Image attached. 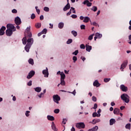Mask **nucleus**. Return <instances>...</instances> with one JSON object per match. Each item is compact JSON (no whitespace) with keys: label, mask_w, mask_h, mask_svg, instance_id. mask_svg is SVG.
I'll list each match as a JSON object with an SVG mask.
<instances>
[{"label":"nucleus","mask_w":131,"mask_h":131,"mask_svg":"<svg viewBox=\"0 0 131 131\" xmlns=\"http://www.w3.org/2000/svg\"><path fill=\"white\" fill-rule=\"evenodd\" d=\"M23 43V45H27L25 47V50L27 52V53H29V50H30V48H31V46L33 45V38H26V37H24L22 39Z\"/></svg>","instance_id":"nucleus-1"},{"label":"nucleus","mask_w":131,"mask_h":131,"mask_svg":"<svg viewBox=\"0 0 131 131\" xmlns=\"http://www.w3.org/2000/svg\"><path fill=\"white\" fill-rule=\"evenodd\" d=\"M121 99L125 102V103H129V96L127 94H123L121 95Z\"/></svg>","instance_id":"nucleus-2"},{"label":"nucleus","mask_w":131,"mask_h":131,"mask_svg":"<svg viewBox=\"0 0 131 131\" xmlns=\"http://www.w3.org/2000/svg\"><path fill=\"white\" fill-rule=\"evenodd\" d=\"M53 101L55 103H56V104H59V101L61 100V98H60V96L58 95H54L53 96Z\"/></svg>","instance_id":"nucleus-3"},{"label":"nucleus","mask_w":131,"mask_h":131,"mask_svg":"<svg viewBox=\"0 0 131 131\" xmlns=\"http://www.w3.org/2000/svg\"><path fill=\"white\" fill-rule=\"evenodd\" d=\"M76 127L77 128H79V129L84 128V127H85V125L83 122L78 123L76 124Z\"/></svg>","instance_id":"nucleus-4"},{"label":"nucleus","mask_w":131,"mask_h":131,"mask_svg":"<svg viewBox=\"0 0 131 131\" xmlns=\"http://www.w3.org/2000/svg\"><path fill=\"white\" fill-rule=\"evenodd\" d=\"M7 29H11L13 31H16V28L14 26V25L12 24H8L7 25Z\"/></svg>","instance_id":"nucleus-5"},{"label":"nucleus","mask_w":131,"mask_h":131,"mask_svg":"<svg viewBox=\"0 0 131 131\" xmlns=\"http://www.w3.org/2000/svg\"><path fill=\"white\" fill-rule=\"evenodd\" d=\"M30 28L31 27L29 26L27 28L25 31V32H26L28 34V37H32V34L31 33V32H30Z\"/></svg>","instance_id":"nucleus-6"},{"label":"nucleus","mask_w":131,"mask_h":131,"mask_svg":"<svg viewBox=\"0 0 131 131\" xmlns=\"http://www.w3.org/2000/svg\"><path fill=\"white\" fill-rule=\"evenodd\" d=\"M34 74H35V72H34V71H31L29 73L28 75L27 76V79H30V78H32V77L34 76Z\"/></svg>","instance_id":"nucleus-7"},{"label":"nucleus","mask_w":131,"mask_h":131,"mask_svg":"<svg viewBox=\"0 0 131 131\" xmlns=\"http://www.w3.org/2000/svg\"><path fill=\"white\" fill-rule=\"evenodd\" d=\"M128 63V61L127 60L124 61L123 63L121 64L120 69H122V71H123V70L126 66H127V63Z\"/></svg>","instance_id":"nucleus-8"},{"label":"nucleus","mask_w":131,"mask_h":131,"mask_svg":"<svg viewBox=\"0 0 131 131\" xmlns=\"http://www.w3.org/2000/svg\"><path fill=\"white\" fill-rule=\"evenodd\" d=\"M14 22L16 25H20L21 23H22V21H21V18L19 17V16H17L15 17Z\"/></svg>","instance_id":"nucleus-9"},{"label":"nucleus","mask_w":131,"mask_h":131,"mask_svg":"<svg viewBox=\"0 0 131 131\" xmlns=\"http://www.w3.org/2000/svg\"><path fill=\"white\" fill-rule=\"evenodd\" d=\"M120 88L122 92H124L125 93H126V92L128 90L127 86H125V85H124V84H121L120 86Z\"/></svg>","instance_id":"nucleus-10"},{"label":"nucleus","mask_w":131,"mask_h":131,"mask_svg":"<svg viewBox=\"0 0 131 131\" xmlns=\"http://www.w3.org/2000/svg\"><path fill=\"white\" fill-rule=\"evenodd\" d=\"M42 74L44 75L45 77H49V69H48V68L42 71Z\"/></svg>","instance_id":"nucleus-11"},{"label":"nucleus","mask_w":131,"mask_h":131,"mask_svg":"<svg viewBox=\"0 0 131 131\" xmlns=\"http://www.w3.org/2000/svg\"><path fill=\"white\" fill-rule=\"evenodd\" d=\"M13 30L11 29H7L6 31V34L7 35V36H11L12 34H13Z\"/></svg>","instance_id":"nucleus-12"},{"label":"nucleus","mask_w":131,"mask_h":131,"mask_svg":"<svg viewBox=\"0 0 131 131\" xmlns=\"http://www.w3.org/2000/svg\"><path fill=\"white\" fill-rule=\"evenodd\" d=\"M69 9H70V4L68 3L63 8V12H66V11H68Z\"/></svg>","instance_id":"nucleus-13"},{"label":"nucleus","mask_w":131,"mask_h":131,"mask_svg":"<svg viewBox=\"0 0 131 131\" xmlns=\"http://www.w3.org/2000/svg\"><path fill=\"white\" fill-rule=\"evenodd\" d=\"M102 36V34H100L99 33H96L95 34V37H94V40H97V38H101Z\"/></svg>","instance_id":"nucleus-14"},{"label":"nucleus","mask_w":131,"mask_h":131,"mask_svg":"<svg viewBox=\"0 0 131 131\" xmlns=\"http://www.w3.org/2000/svg\"><path fill=\"white\" fill-rule=\"evenodd\" d=\"M5 30H6V27L3 26L0 29V35L5 34Z\"/></svg>","instance_id":"nucleus-15"},{"label":"nucleus","mask_w":131,"mask_h":131,"mask_svg":"<svg viewBox=\"0 0 131 131\" xmlns=\"http://www.w3.org/2000/svg\"><path fill=\"white\" fill-rule=\"evenodd\" d=\"M83 5H86L87 7H92V3L88 0H85L83 3Z\"/></svg>","instance_id":"nucleus-16"},{"label":"nucleus","mask_w":131,"mask_h":131,"mask_svg":"<svg viewBox=\"0 0 131 131\" xmlns=\"http://www.w3.org/2000/svg\"><path fill=\"white\" fill-rule=\"evenodd\" d=\"M93 85L94 86H96V88H99V86L101 85V84L99 83V81H98V80H96L94 82Z\"/></svg>","instance_id":"nucleus-17"},{"label":"nucleus","mask_w":131,"mask_h":131,"mask_svg":"<svg viewBox=\"0 0 131 131\" xmlns=\"http://www.w3.org/2000/svg\"><path fill=\"white\" fill-rule=\"evenodd\" d=\"M52 129L54 131H58V129L57 127H56V125H55V123L54 122H52V125H51Z\"/></svg>","instance_id":"nucleus-18"},{"label":"nucleus","mask_w":131,"mask_h":131,"mask_svg":"<svg viewBox=\"0 0 131 131\" xmlns=\"http://www.w3.org/2000/svg\"><path fill=\"white\" fill-rule=\"evenodd\" d=\"M89 21H91V18L89 16H85L84 17V20H83V22L84 23H88Z\"/></svg>","instance_id":"nucleus-19"},{"label":"nucleus","mask_w":131,"mask_h":131,"mask_svg":"<svg viewBox=\"0 0 131 131\" xmlns=\"http://www.w3.org/2000/svg\"><path fill=\"white\" fill-rule=\"evenodd\" d=\"M119 112H120V110H119V108H115L114 110V114H116V115H118Z\"/></svg>","instance_id":"nucleus-20"},{"label":"nucleus","mask_w":131,"mask_h":131,"mask_svg":"<svg viewBox=\"0 0 131 131\" xmlns=\"http://www.w3.org/2000/svg\"><path fill=\"white\" fill-rule=\"evenodd\" d=\"M47 119L50 121H53V120H55V118L53 116L48 115L47 116Z\"/></svg>","instance_id":"nucleus-21"},{"label":"nucleus","mask_w":131,"mask_h":131,"mask_svg":"<svg viewBox=\"0 0 131 131\" xmlns=\"http://www.w3.org/2000/svg\"><path fill=\"white\" fill-rule=\"evenodd\" d=\"M116 122L115 119H111L110 120V125H113Z\"/></svg>","instance_id":"nucleus-22"},{"label":"nucleus","mask_w":131,"mask_h":131,"mask_svg":"<svg viewBox=\"0 0 131 131\" xmlns=\"http://www.w3.org/2000/svg\"><path fill=\"white\" fill-rule=\"evenodd\" d=\"M91 50H92V46L88 45H86V51L87 52H91Z\"/></svg>","instance_id":"nucleus-23"},{"label":"nucleus","mask_w":131,"mask_h":131,"mask_svg":"<svg viewBox=\"0 0 131 131\" xmlns=\"http://www.w3.org/2000/svg\"><path fill=\"white\" fill-rule=\"evenodd\" d=\"M65 77H66V76L65 75V74L62 72L60 74V79L64 80Z\"/></svg>","instance_id":"nucleus-24"},{"label":"nucleus","mask_w":131,"mask_h":131,"mask_svg":"<svg viewBox=\"0 0 131 131\" xmlns=\"http://www.w3.org/2000/svg\"><path fill=\"white\" fill-rule=\"evenodd\" d=\"M101 114H97V112L93 113V117H100Z\"/></svg>","instance_id":"nucleus-25"},{"label":"nucleus","mask_w":131,"mask_h":131,"mask_svg":"<svg viewBox=\"0 0 131 131\" xmlns=\"http://www.w3.org/2000/svg\"><path fill=\"white\" fill-rule=\"evenodd\" d=\"M35 92H37V93H40L41 91V88L40 87H36L34 89Z\"/></svg>","instance_id":"nucleus-26"},{"label":"nucleus","mask_w":131,"mask_h":131,"mask_svg":"<svg viewBox=\"0 0 131 131\" xmlns=\"http://www.w3.org/2000/svg\"><path fill=\"white\" fill-rule=\"evenodd\" d=\"M63 27H64V23H59L58 24V28L60 29H62V28H63Z\"/></svg>","instance_id":"nucleus-27"},{"label":"nucleus","mask_w":131,"mask_h":131,"mask_svg":"<svg viewBox=\"0 0 131 131\" xmlns=\"http://www.w3.org/2000/svg\"><path fill=\"white\" fill-rule=\"evenodd\" d=\"M71 33L75 37H76V36H77V32H76V31H72Z\"/></svg>","instance_id":"nucleus-28"},{"label":"nucleus","mask_w":131,"mask_h":131,"mask_svg":"<svg viewBox=\"0 0 131 131\" xmlns=\"http://www.w3.org/2000/svg\"><path fill=\"white\" fill-rule=\"evenodd\" d=\"M36 28H40L41 27V24L40 23H37L35 25Z\"/></svg>","instance_id":"nucleus-29"},{"label":"nucleus","mask_w":131,"mask_h":131,"mask_svg":"<svg viewBox=\"0 0 131 131\" xmlns=\"http://www.w3.org/2000/svg\"><path fill=\"white\" fill-rule=\"evenodd\" d=\"M91 25H93L94 26H98V27L100 26L98 23H96V21H93V23L91 21Z\"/></svg>","instance_id":"nucleus-30"},{"label":"nucleus","mask_w":131,"mask_h":131,"mask_svg":"<svg viewBox=\"0 0 131 131\" xmlns=\"http://www.w3.org/2000/svg\"><path fill=\"white\" fill-rule=\"evenodd\" d=\"M97 10H98V8L97 7V6H93L91 8V10L93 11V12H97Z\"/></svg>","instance_id":"nucleus-31"},{"label":"nucleus","mask_w":131,"mask_h":131,"mask_svg":"<svg viewBox=\"0 0 131 131\" xmlns=\"http://www.w3.org/2000/svg\"><path fill=\"white\" fill-rule=\"evenodd\" d=\"M28 62L29 64H31V65H33L34 64L33 59L30 58L28 60Z\"/></svg>","instance_id":"nucleus-32"},{"label":"nucleus","mask_w":131,"mask_h":131,"mask_svg":"<svg viewBox=\"0 0 131 131\" xmlns=\"http://www.w3.org/2000/svg\"><path fill=\"white\" fill-rule=\"evenodd\" d=\"M60 84H61V85H65L66 84L65 80L60 79Z\"/></svg>","instance_id":"nucleus-33"},{"label":"nucleus","mask_w":131,"mask_h":131,"mask_svg":"<svg viewBox=\"0 0 131 131\" xmlns=\"http://www.w3.org/2000/svg\"><path fill=\"white\" fill-rule=\"evenodd\" d=\"M111 80V79L110 78H105L104 79V82H109Z\"/></svg>","instance_id":"nucleus-34"},{"label":"nucleus","mask_w":131,"mask_h":131,"mask_svg":"<svg viewBox=\"0 0 131 131\" xmlns=\"http://www.w3.org/2000/svg\"><path fill=\"white\" fill-rule=\"evenodd\" d=\"M125 128L127 129H130V123H128L125 125Z\"/></svg>","instance_id":"nucleus-35"},{"label":"nucleus","mask_w":131,"mask_h":131,"mask_svg":"<svg viewBox=\"0 0 131 131\" xmlns=\"http://www.w3.org/2000/svg\"><path fill=\"white\" fill-rule=\"evenodd\" d=\"M92 129H93V131H96L98 130V129H99V127L98 126H95L92 128Z\"/></svg>","instance_id":"nucleus-36"},{"label":"nucleus","mask_w":131,"mask_h":131,"mask_svg":"<svg viewBox=\"0 0 131 131\" xmlns=\"http://www.w3.org/2000/svg\"><path fill=\"white\" fill-rule=\"evenodd\" d=\"M43 11H45V12H49L50 8L48 7H45L43 8Z\"/></svg>","instance_id":"nucleus-37"},{"label":"nucleus","mask_w":131,"mask_h":131,"mask_svg":"<svg viewBox=\"0 0 131 131\" xmlns=\"http://www.w3.org/2000/svg\"><path fill=\"white\" fill-rule=\"evenodd\" d=\"M29 113H30V111H27L25 113V115L27 117H29V115H30L29 114Z\"/></svg>","instance_id":"nucleus-38"},{"label":"nucleus","mask_w":131,"mask_h":131,"mask_svg":"<svg viewBox=\"0 0 131 131\" xmlns=\"http://www.w3.org/2000/svg\"><path fill=\"white\" fill-rule=\"evenodd\" d=\"M73 40L72 39H69L67 41V45H70V43H72Z\"/></svg>","instance_id":"nucleus-39"},{"label":"nucleus","mask_w":131,"mask_h":131,"mask_svg":"<svg viewBox=\"0 0 131 131\" xmlns=\"http://www.w3.org/2000/svg\"><path fill=\"white\" fill-rule=\"evenodd\" d=\"M94 35H95V34H93L91 35L90 36H89V37L88 38L89 40H92V39H93V37Z\"/></svg>","instance_id":"nucleus-40"},{"label":"nucleus","mask_w":131,"mask_h":131,"mask_svg":"<svg viewBox=\"0 0 131 131\" xmlns=\"http://www.w3.org/2000/svg\"><path fill=\"white\" fill-rule=\"evenodd\" d=\"M54 113H55L56 114H58V113H59V112H60V110L56 108L55 110H54Z\"/></svg>","instance_id":"nucleus-41"},{"label":"nucleus","mask_w":131,"mask_h":131,"mask_svg":"<svg viewBox=\"0 0 131 131\" xmlns=\"http://www.w3.org/2000/svg\"><path fill=\"white\" fill-rule=\"evenodd\" d=\"M27 85L29 86H31L32 85V81L30 80L27 83Z\"/></svg>","instance_id":"nucleus-42"},{"label":"nucleus","mask_w":131,"mask_h":131,"mask_svg":"<svg viewBox=\"0 0 131 131\" xmlns=\"http://www.w3.org/2000/svg\"><path fill=\"white\" fill-rule=\"evenodd\" d=\"M71 9L72 11V13H73V14H76V11H75V9L73 7H71Z\"/></svg>","instance_id":"nucleus-43"},{"label":"nucleus","mask_w":131,"mask_h":131,"mask_svg":"<svg viewBox=\"0 0 131 131\" xmlns=\"http://www.w3.org/2000/svg\"><path fill=\"white\" fill-rule=\"evenodd\" d=\"M73 60L74 61V63H75V62H76V61H77V57L73 56Z\"/></svg>","instance_id":"nucleus-44"},{"label":"nucleus","mask_w":131,"mask_h":131,"mask_svg":"<svg viewBox=\"0 0 131 131\" xmlns=\"http://www.w3.org/2000/svg\"><path fill=\"white\" fill-rule=\"evenodd\" d=\"M71 17L73 18V19H76L77 18V15L76 14H72Z\"/></svg>","instance_id":"nucleus-45"},{"label":"nucleus","mask_w":131,"mask_h":131,"mask_svg":"<svg viewBox=\"0 0 131 131\" xmlns=\"http://www.w3.org/2000/svg\"><path fill=\"white\" fill-rule=\"evenodd\" d=\"M80 49H82L83 50H84V49H85V46L84 45V44H81L80 46Z\"/></svg>","instance_id":"nucleus-46"},{"label":"nucleus","mask_w":131,"mask_h":131,"mask_svg":"<svg viewBox=\"0 0 131 131\" xmlns=\"http://www.w3.org/2000/svg\"><path fill=\"white\" fill-rule=\"evenodd\" d=\"M48 31V30H47V29H44L41 32L43 34H46V33H47Z\"/></svg>","instance_id":"nucleus-47"},{"label":"nucleus","mask_w":131,"mask_h":131,"mask_svg":"<svg viewBox=\"0 0 131 131\" xmlns=\"http://www.w3.org/2000/svg\"><path fill=\"white\" fill-rule=\"evenodd\" d=\"M73 55H75V56H77L78 54V50H76L75 52H73Z\"/></svg>","instance_id":"nucleus-48"},{"label":"nucleus","mask_w":131,"mask_h":131,"mask_svg":"<svg viewBox=\"0 0 131 131\" xmlns=\"http://www.w3.org/2000/svg\"><path fill=\"white\" fill-rule=\"evenodd\" d=\"M31 18L32 19H33L35 18V14L34 13L32 14V15H31Z\"/></svg>","instance_id":"nucleus-49"},{"label":"nucleus","mask_w":131,"mask_h":131,"mask_svg":"<svg viewBox=\"0 0 131 131\" xmlns=\"http://www.w3.org/2000/svg\"><path fill=\"white\" fill-rule=\"evenodd\" d=\"M92 101H93V102H97V97H96L95 96H93Z\"/></svg>","instance_id":"nucleus-50"},{"label":"nucleus","mask_w":131,"mask_h":131,"mask_svg":"<svg viewBox=\"0 0 131 131\" xmlns=\"http://www.w3.org/2000/svg\"><path fill=\"white\" fill-rule=\"evenodd\" d=\"M66 122H67V119H62V123H63V124H66Z\"/></svg>","instance_id":"nucleus-51"},{"label":"nucleus","mask_w":131,"mask_h":131,"mask_svg":"<svg viewBox=\"0 0 131 131\" xmlns=\"http://www.w3.org/2000/svg\"><path fill=\"white\" fill-rule=\"evenodd\" d=\"M81 29H85V25H81L80 26Z\"/></svg>","instance_id":"nucleus-52"},{"label":"nucleus","mask_w":131,"mask_h":131,"mask_svg":"<svg viewBox=\"0 0 131 131\" xmlns=\"http://www.w3.org/2000/svg\"><path fill=\"white\" fill-rule=\"evenodd\" d=\"M100 121H101V120L97 119L95 120V122L93 123V124H96V123H98V122H100Z\"/></svg>","instance_id":"nucleus-53"},{"label":"nucleus","mask_w":131,"mask_h":131,"mask_svg":"<svg viewBox=\"0 0 131 131\" xmlns=\"http://www.w3.org/2000/svg\"><path fill=\"white\" fill-rule=\"evenodd\" d=\"M12 13H13V14H17V10L13 9L12 10Z\"/></svg>","instance_id":"nucleus-54"},{"label":"nucleus","mask_w":131,"mask_h":131,"mask_svg":"<svg viewBox=\"0 0 131 131\" xmlns=\"http://www.w3.org/2000/svg\"><path fill=\"white\" fill-rule=\"evenodd\" d=\"M97 108H98V104L97 103H95L93 109H97Z\"/></svg>","instance_id":"nucleus-55"},{"label":"nucleus","mask_w":131,"mask_h":131,"mask_svg":"<svg viewBox=\"0 0 131 131\" xmlns=\"http://www.w3.org/2000/svg\"><path fill=\"white\" fill-rule=\"evenodd\" d=\"M69 93H71V94H72L73 95H74V96H75L76 94V92L75 91V90H74V91L73 92H69Z\"/></svg>","instance_id":"nucleus-56"},{"label":"nucleus","mask_w":131,"mask_h":131,"mask_svg":"<svg viewBox=\"0 0 131 131\" xmlns=\"http://www.w3.org/2000/svg\"><path fill=\"white\" fill-rule=\"evenodd\" d=\"M42 96H43V93H41L39 95H38V97H39V98H41Z\"/></svg>","instance_id":"nucleus-57"},{"label":"nucleus","mask_w":131,"mask_h":131,"mask_svg":"<svg viewBox=\"0 0 131 131\" xmlns=\"http://www.w3.org/2000/svg\"><path fill=\"white\" fill-rule=\"evenodd\" d=\"M111 106H115V103L114 102H112L111 103Z\"/></svg>","instance_id":"nucleus-58"},{"label":"nucleus","mask_w":131,"mask_h":131,"mask_svg":"<svg viewBox=\"0 0 131 131\" xmlns=\"http://www.w3.org/2000/svg\"><path fill=\"white\" fill-rule=\"evenodd\" d=\"M36 11L37 14H38V15H39V14H40V10L38 9V10H36Z\"/></svg>","instance_id":"nucleus-59"},{"label":"nucleus","mask_w":131,"mask_h":131,"mask_svg":"<svg viewBox=\"0 0 131 131\" xmlns=\"http://www.w3.org/2000/svg\"><path fill=\"white\" fill-rule=\"evenodd\" d=\"M40 20H43V15H41L40 16Z\"/></svg>","instance_id":"nucleus-60"},{"label":"nucleus","mask_w":131,"mask_h":131,"mask_svg":"<svg viewBox=\"0 0 131 131\" xmlns=\"http://www.w3.org/2000/svg\"><path fill=\"white\" fill-rule=\"evenodd\" d=\"M71 12H68L67 13V16H70V15H71Z\"/></svg>","instance_id":"nucleus-61"},{"label":"nucleus","mask_w":131,"mask_h":131,"mask_svg":"<svg viewBox=\"0 0 131 131\" xmlns=\"http://www.w3.org/2000/svg\"><path fill=\"white\" fill-rule=\"evenodd\" d=\"M125 108V106H122L120 107V110H123V109H124Z\"/></svg>","instance_id":"nucleus-62"},{"label":"nucleus","mask_w":131,"mask_h":131,"mask_svg":"<svg viewBox=\"0 0 131 131\" xmlns=\"http://www.w3.org/2000/svg\"><path fill=\"white\" fill-rule=\"evenodd\" d=\"M71 131H75V128L74 127H72V128L71 129Z\"/></svg>","instance_id":"nucleus-63"},{"label":"nucleus","mask_w":131,"mask_h":131,"mask_svg":"<svg viewBox=\"0 0 131 131\" xmlns=\"http://www.w3.org/2000/svg\"><path fill=\"white\" fill-rule=\"evenodd\" d=\"M80 19L81 20H83V19H84V17H83V16H80Z\"/></svg>","instance_id":"nucleus-64"}]
</instances>
